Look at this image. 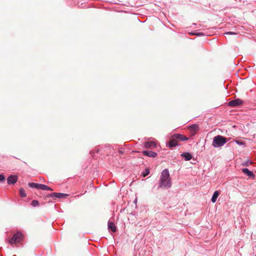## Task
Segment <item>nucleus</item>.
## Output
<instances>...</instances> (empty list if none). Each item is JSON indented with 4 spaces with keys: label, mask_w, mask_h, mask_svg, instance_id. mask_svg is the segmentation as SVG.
<instances>
[{
    "label": "nucleus",
    "mask_w": 256,
    "mask_h": 256,
    "mask_svg": "<svg viewBox=\"0 0 256 256\" xmlns=\"http://www.w3.org/2000/svg\"><path fill=\"white\" fill-rule=\"evenodd\" d=\"M20 196H21V197L24 198V197L26 196V194L25 192V191L22 188H20Z\"/></svg>",
    "instance_id": "a211bd4d"
},
{
    "label": "nucleus",
    "mask_w": 256,
    "mask_h": 256,
    "mask_svg": "<svg viewBox=\"0 0 256 256\" xmlns=\"http://www.w3.org/2000/svg\"><path fill=\"white\" fill-rule=\"evenodd\" d=\"M192 35H196V36H202L204 35V34L203 32H195V33H192Z\"/></svg>",
    "instance_id": "aec40b11"
},
{
    "label": "nucleus",
    "mask_w": 256,
    "mask_h": 256,
    "mask_svg": "<svg viewBox=\"0 0 256 256\" xmlns=\"http://www.w3.org/2000/svg\"><path fill=\"white\" fill-rule=\"evenodd\" d=\"M218 195L219 192L218 191H216L214 192L211 198V201L212 202L214 203L216 202Z\"/></svg>",
    "instance_id": "2eb2a0df"
},
{
    "label": "nucleus",
    "mask_w": 256,
    "mask_h": 256,
    "mask_svg": "<svg viewBox=\"0 0 256 256\" xmlns=\"http://www.w3.org/2000/svg\"><path fill=\"white\" fill-rule=\"evenodd\" d=\"M108 228L112 232H116V226L113 222H108Z\"/></svg>",
    "instance_id": "ddd939ff"
},
{
    "label": "nucleus",
    "mask_w": 256,
    "mask_h": 256,
    "mask_svg": "<svg viewBox=\"0 0 256 256\" xmlns=\"http://www.w3.org/2000/svg\"><path fill=\"white\" fill-rule=\"evenodd\" d=\"M31 204L34 207H36L39 206V202L37 200H33Z\"/></svg>",
    "instance_id": "6ab92c4d"
},
{
    "label": "nucleus",
    "mask_w": 256,
    "mask_h": 256,
    "mask_svg": "<svg viewBox=\"0 0 256 256\" xmlns=\"http://www.w3.org/2000/svg\"><path fill=\"white\" fill-rule=\"evenodd\" d=\"M149 170L148 169H146L145 172L142 174L143 176L145 177L149 174Z\"/></svg>",
    "instance_id": "4be33fe9"
},
{
    "label": "nucleus",
    "mask_w": 256,
    "mask_h": 256,
    "mask_svg": "<svg viewBox=\"0 0 256 256\" xmlns=\"http://www.w3.org/2000/svg\"><path fill=\"white\" fill-rule=\"evenodd\" d=\"M5 180V177L3 174H0V182H2Z\"/></svg>",
    "instance_id": "b1692460"
},
{
    "label": "nucleus",
    "mask_w": 256,
    "mask_h": 256,
    "mask_svg": "<svg viewBox=\"0 0 256 256\" xmlns=\"http://www.w3.org/2000/svg\"><path fill=\"white\" fill-rule=\"evenodd\" d=\"M242 103L243 102L242 100L238 98H236L228 102V106L230 107H236L241 105L242 104Z\"/></svg>",
    "instance_id": "20e7f679"
},
{
    "label": "nucleus",
    "mask_w": 256,
    "mask_h": 256,
    "mask_svg": "<svg viewBox=\"0 0 256 256\" xmlns=\"http://www.w3.org/2000/svg\"><path fill=\"white\" fill-rule=\"evenodd\" d=\"M144 146L146 148H153L156 147V144L154 142L150 141L145 143Z\"/></svg>",
    "instance_id": "f8f14e48"
},
{
    "label": "nucleus",
    "mask_w": 256,
    "mask_h": 256,
    "mask_svg": "<svg viewBox=\"0 0 256 256\" xmlns=\"http://www.w3.org/2000/svg\"><path fill=\"white\" fill-rule=\"evenodd\" d=\"M67 196L68 195L66 194H63V193L52 192V193L48 194V196L51 197V198H64Z\"/></svg>",
    "instance_id": "423d86ee"
},
{
    "label": "nucleus",
    "mask_w": 256,
    "mask_h": 256,
    "mask_svg": "<svg viewBox=\"0 0 256 256\" xmlns=\"http://www.w3.org/2000/svg\"><path fill=\"white\" fill-rule=\"evenodd\" d=\"M242 172L246 174L249 178H254L255 176L254 174L252 171L250 170L247 168H244L242 170Z\"/></svg>",
    "instance_id": "6e6552de"
},
{
    "label": "nucleus",
    "mask_w": 256,
    "mask_h": 256,
    "mask_svg": "<svg viewBox=\"0 0 256 256\" xmlns=\"http://www.w3.org/2000/svg\"><path fill=\"white\" fill-rule=\"evenodd\" d=\"M251 163H252V162H250L249 161H248V162H246L245 164H244V165L245 166H248L249 164H251Z\"/></svg>",
    "instance_id": "393cba45"
},
{
    "label": "nucleus",
    "mask_w": 256,
    "mask_h": 256,
    "mask_svg": "<svg viewBox=\"0 0 256 256\" xmlns=\"http://www.w3.org/2000/svg\"><path fill=\"white\" fill-rule=\"evenodd\" d=\"M227 142L226 138L218 135L214 136L213 138L212 146L214 148H220L223 146Z\"/></svg>",
    "instance_id": "7ed1b4c3"
},
{
    "label": "nucleus",
    "mask_w": 256,
    "mask_h": 256,
    "mask_svg": "<svg viewBox=\"0 0 256 256\" xmlns=\"http://www.w3.org/2000/svg\"><path fill=\"white\" fill-rule=\"evenodd\" d=\"M172 186L171 178H170L169 171L168 169L164 170L160 176L158 184V188H162L168 189Z\"/></svg>",
    "instance_id": "f257e3e1"
},
{
    "label": "nucleus",
    "mask_w": 256,
    "mask_h": 256,
    "mask_svg": "<svg viewBox=\"0 0 256 256\" xmlns=\"http://www.w3.org/2000/svg\"><path fill=\"white\" fill-rule=\"evenodd\" d=\"M166 146L170 148L175 147L178 146V144L177 140L172 138L170 139L168 144H166Z\"/></svg>",
    "instance_id": "1a4fd4ad"
},
{
    "label": "nucleus",
    "mask_w": 256,
    "mask_h": 256,
    "mask_svg": "<svg viewBox=\"0 0 256 256\" xmlns=\"http://www.w3.org/2000/svg\"><path fill=\"white\" fill-rule=\"evenodd\" d=\"M28 186L32 188H36L38 190H40L42 187V184L34 182H30L28 184Z\"/></svg>",
    "instance_id": "4468645a"
},
{
    "label": "nucleus",
    "mask_w": 256,
    "mask_h": 256,
    "mask_svg": "<svg viewBox=\"0 0 256 256\" xmlns=\"http://www.w3.org/2000/svg\"><path fill=\"white\" fill-rule=\"evenodd\" d=\"M92 153H93V152H90V154L92 155Z\"/></svg>",
    "instance_id": "a878e982"
},
{
    "label": "nucleus",
    "mask_w": 256,
    "mask_h": 256,
    "mask_svg": "<svg viewBox=\"0 0 256 256\" xmlns=\"http://www.w3.org/2000/svg\"><path fill=\"white\" fill-rule=\"evenodd\" d=\"M225 34H236L237 33L232 32H228L224 33Z\"/></svg>",
    "instance_id": "5701e85b"
},
{
    "label": "nucleus",
    "mask_w": 256,
    "mask_h": 256,
    "mask_svg": "<svg viewBox=\"0 0 256 256\" xmlns=\"http://www.w3.org/2000/svg\"><path fill=\"white\" fill-rule=\"evenodd\" d=\"M40 190H50V191L53 190L51 188L48 186L46 185L43 184H42V187H41Z\"/></svg>",
    "instance_id": "f3484780"
},
{
    "label": "nucleus",
    "mask_w": 256,
    "mask_h": 256,
    "mask_svg": "<svg viewBox=\"0 0 256 256\" xmlns=\"http://www.w3.org/2000/svg\"><path fill=\"white\" fill-rule=\"evenodd\" d=\"M180 156L186 161L190 160L192 158V155L188 152L182 153Z\"/></svg>",
    "instance_id": "9d476101"
},
{
    "label": "nucleus",
    "mask_w": 256,
    "mask_h": 256,
    "mask_svg": "<svg viewBox=\"0 0 256 256\" xmlns=\"http://www.w3.org/2000/svg\"><path fill=\"white\" fill-rule=\"evenodd\" d=\"M18 180V176L15 175H10L7 178L8 184H12Z\"/></svg>",
    "instance_id": "0eeeda50"
},
{
    "label": "nucleus",
    "mask_w": 256,
    "mask_h": 256,
    "mask_svg": "<svg viewBox=\"0 0 256 256\" xmlns=\"http://www.w3.org/2000/svg\"><path fill=\"white\" fill-rule=\"evenodd\" d=\"M143 154L144 156H146L150 158H155L157 156L156 152L150 150H144L143 152Z\"/></svg>",
    "instance_id": "9b49d317"
},
{
    "label": "nucleus",
    "mask_w": 256,
    "mask_h": 256,
    "mask_svg": "<svg viewBox=\"0 0 256 256\" xmlns=\"http://www.w3.org/2000/svg\"><path fill=\"white\" fill-rule=\"evenodd\" d=\"M190 130L192 132H196L199 130V126L197 124H192L190 126Z\"/></svg>",
    "instance_id": "dca6fc26"
},
{
    "label": "nucleus",
    "mask_w": 256,
    "mask_h": 256,
    "mask_svg": "<svg viewBox=\"0 0 256 256\" xmlns=\"http://www.w3.org/2000/svg\"><path fill=\"white\" fill-rule=\"evenodd\" d=\"M24 238V234L18 231L14 234L12 236L7 240L8 242L12 246H18V245L23 241Z\"/></svg>",
    "instance_id": "f03ea898"
},
{
    "label": "nucleus",
    "mask_w": 256,
    "mask_h": 256,
    "mask_svg": "<svg viewBox=\"0 0 256 256\" xmlns=\"http://www.w3.org/2000/svg\"><path fill=\"white\" fill-rule=\"evenodd\" d=\"M172 138H175L176 140H178L182 142L186 141L188 140V138L185 136L180 134H174L172 136Z\"/></svg>",
    "instance_id": "39448f33"
},
{
    "label": "nucleus",
    "mask_w": 256,
    "mask_h": 256,
    "mask_svg": "<svg viewBox=\"0 0 256 256\" xmlns=\"http://www.w3.org/2000/svg\"><path fill=\"white\" fill-rule=\"evenodd\" d=\"M235 142L238 144V145H240V146H242V145H244V142H242V141H240V140H235Z\"/></svg>",
    "instance_id": "412c9836"
}]
</instances>
